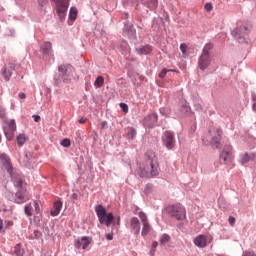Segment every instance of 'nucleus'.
<instances>
[{
	"label": "nucleus",
	"instance_id": "3c124183",
	"mask_svg": "<svg viewBox=\"0 0 256 256\" xmlns=\"http://www.w3.org/2000/svg\"><path fill=\"white\" fill-rule=\"evenodd\" d=\"M160 113H163V109H160Z\"/></svg>",
	"mask_w": 256,
	"mask_h": 256
},
{
	"label": "nucleus",
	"instance_id": "37998d69",
	"mask_svg": "<svg viewBox=\"0 0 256 256\" xmlns=\"http://www.w3.org/2000/svg\"><path fill=\"white\" fill-rule=\"evenodd\" d=\"M242 256H256L255 252H245Z\"/></svg>",
	"mask_w": 256,
	"mask_h": 256
},
{
	"label": "nucleus",
	"instance_id": "9d476101",
	"mask_svg": "<svg viewBox=\"0 0 256 256\" xmlns=\"http://www.w3.org/2000/svg\"><path fill=\"white\" fill-rule=\"evenodd\" d=\"M162 143L166 149L171 151V149L175 148V134L171 131L164 132L162 136Z\"/></svg>",
	"mask_w": 256,
	"mask_h": 256
},
{
	"label": "nucleus",
	"instance_id": "f704fd0d",
	"mask_svg": "<svg viewBox=\"0 0 256 256\" xmlns=\"http://www.w3.org/2000/svg\"><path fill=\"white\" fill-rule=\"evenodd\" d=\"M180 51L182 52L183 55H187V44H181Z\"/></svg>",
	"mask_w": 256,
	"mask_h": 256
},
{
	"label": "nucleus",
	"instance_id": "8fccbe9b",
	"mask_svg": "<svg viewBox=\"0 0 256 256\" xmlns=\"http://www.w3.org/2000/svg\"><path fill=\"white\" fill-rule=\"evenodd\" d=\"M39 3H45V0H39Z\"/></svg>",
	"mask_w": 256,
	"mask_h": 256
},
{
	"label": "nucleus",
	"instance_id": "72a5a7b5",
	"mask_svg": "<svg viewBox=\"0 0 256 256\" xmlns=\"http://www.w3.org/2000/svg\"><path fill=\"white\" fill-rule=\"evenodd\" d=\"M174 71V70H167L166 68H164L160 73H159V77L160 79H163V77H165V75H167V73Z\"/></svg>",
	"mask_w": 256,
	"mask_h": 256
},
{
	"label": "nucleus",
	"instance_id": "2eb2a0df",
	"mask_svg": "<svg viewBox=\"0 0 256 256\" xmlns=\"http://www.w3.org/2000/svg\"><path fill=\"white\" fill-rule=\"evenodd\" d=\"M130 229L131 232L134 233V235H139L141 231V222H139V219L137 217H133L130 219Z\"/></svg>",
	"mask_w": 256,
	"mask_h": 256
},
{
	"label": "nucleus",
	"instance_id": "7c9ffc66",
	"mask_svg": "<svg viewBox=\"0 0 256 256\" xmlns=\"http://www.w3.org/2000/svg\"><path fill=\"white\" fill-rule=\"evenodd\" d=\"M139 218L142 221V224L149 223V220L147 219V214L143 212H139Z\"/></svg>",
	"mask_w": 256,
	"mask_h": 256
},
{
	"label": "nucleus",
	"instance_id": "39448f33",
	"mask_svg": "<svg viewBox=\"0 0 256 256\" xmlns=\"http://www.w3.org/2000/svg\"><path fill=\"white\" fill-rule=\"evenodd\" d=\"M167 212L171 217H175L178 221H183L185 217H187V212L185 211V207L181 204L170 205L167 207Z\"/></svg>",
	"mask_w": 256,
	"mask_h": 256
},
{
	"label": "nucleus",
	"instance_id": "ddd939ff",
	"mask_svg": "<svg viewBox=\"0 0 256 256\" xmlns=\"http://www.w3.org/2000/svg\"><path fill=\"white\" fill-rule=\"evenodd\" d=\"M209 65H211V55L202 54L198 60L199 69H201V71H205Z\"/></svg>",
	"mask_w": 256,
	"mask_h": 256
},
{
	"label": "nucleus",
	"instance_id": "58836bf2",
	"mask_svg": "<svg viewBox=\"0 0 256 256\" xmlns=\"http://www.w3.org/2000/svg\"><path fill=\"white\" fill-rule=\"evenodd\" d=\"M78 123H80L81 125H83L84 123H87V117H82L78 120Z\"/></svg>",
	"mask_w": 256,
	"mask_h": 256
},
{
	"label": "nucleus",
	"instance_id": "2f4dec72",
	"mask_svg": "<svg viewBox=\"0 0 256 256\" xmlns=\"http://www.w3.org/2000/svg\"><path fill=\"white\" fill-rule=\"evenodd\" d=\"M60 145H62V147H71V140L66 138L61 141Z\"/></svg>",
	"mask_w": 256,
	"mask_h": 256
},
{
	"label": "nucleus",
	"instance_id": "9b49d317",
	"mask_svg": "<svg viewBox=\"0 0 256 256\" xmlns=\"http://www.w3.org/2000/svg\"><path fill=\"white\" fill-rule=\"evenodd\" d=\"M58 71L62 73V79L64 83H71V72L73 67L69 64H62L58 66Z\"/></svg>",
	"mask_w": 256,
	"mask_h": 256
},
{
	"label": "nucleus",
	"instance_id": "a878e982",
	"mask_svg": "<svg viewBox=\"0 0 256 256\" xmlns=\"http://www.w3.org/2000/svg\"><path fill=\"white\" fill-rule=\"evenodd\" d=\"M169 241H171V236H169V234H163L160 237V244L161 245H167V243H169Z\"/></svg>",
	"mask_w": 256,
	"mask_h": 256
},
{
	"label": "nucleus",
	"instance_id": "a18cd8bd",
	"mask_svg": "<svg viewBox=\"0 0 256 256\" xmlns=\"http://www.w3.org/2000/svg\"><path fill=\"white\" fill-rule=\"evenodd\" d=\"M106 239L108 241H113V234H106Z\"/></svg>",
	"mask_w": 256,
	"mask_h": 256
},
{
	"label": "nucleus",
	"instance_id": "1a4fd4ad",
	"mask_svg": "<svg viewBox=\"0 0 256 256\" xmlns=\"http://www.w3.org/2000/svg\"><path fill=\"white\" fill-rule=\"evenodd\" d=\"M233 161V146L225 145L220 154L221 165H229Z\"/></svg>",
	"mask_w": 256,
	"mask_h": 256
},
{
	"label": "nucleus",
	"instance_id": "e433bc0d",
	"mask_svg": "<svg viewBox=\"0 0 256 256\" xmlns=\"http://www.w3.org/2000/svg\"><path fill=\"white\" fill-rule=\"evenodd\" d=\"M159 0H150V3L152 5V9H155L157 7V3Z\"/></svg>",
	"mask_w": 256,
	"mask_h": 256
},
{
	"label": "nucleus",
	"instance_id": "a211bd4d",
	"mask_svg": "<svg viewBox=\"0 0 256 256\" xmlns=\"http://www.w3.org/2000/svg\"><path fill=\"white\" fill-rule=\"evenodd\" d=\"M62 207H63V203L61 201L55 202L50 212L52 217H57V215L61 213Z\"/></svg>",
	"mask_w": 256,
	"mask_h": 256
},
{
	"label": "nucleus",
	"instance_id": "f3484780",
	"mask_svg": "<svg viewBox=\"0 0 256 256\" xmlns=\"http://www.w3.org/2000/svg\"><path fill=\"white\" fill-rule=\"evenodd\" d=\"M13 71H15V64H8V66L3 69L2 75L5 81H9L11 79Z\"/></svg>",
	"mask_w": 256,
	"mask_h": 256
},
{
	"label": "nucleus",
	"instance_id": "5701e85b",
	"mask_svg": "<svg viewBox=\"0 0 256 256\" xmlns=\"http://www.w3.org/2000/svg\"><path fill=\"white\" fill-rule=\"evenodd\" d=\"M16 141L20 147H23V144L27 143V136H25V134H19L16 137Z\"/></svg>",
	"mask_w": 256,
	"mask_h": 256
},
{
	"label": "nucleus",
	"instance_id": "f257e3e1",
	"mask_svg": "<svg viewBox=\"0 0 256 256\" xmlns=\"http://www.w3.org/2000/svg\"><path fill=\"white\" fill-rule=\"evenodd\" d=\"M1 163L6 169V171L9 173L10 177L12 178V181L17 187L16 197L14 199L15 203L21 204L25 203L26 201H29V195H27V188L25 182H23V178L15 172H13V166L11 165V159L9 156L3 154L0 156Z\"/></svg>",
	"mask_w": 256,
	"mask_h": 256
},
{
	"label": "nucleus",
	"instance_id": "20e7f679",
	"mask_svg": "<svg viewBox=\"0 0 256 256\" xmlns=\"http://www.w3.org/2000/svg\"><path fill=\"white\" fill-rule=\"evenodd\" d=\"M95 212L99 219V223H101V225L106 224V227L111 226V223H113V219H115V217L113 216V213L107 214V210L105 209V207H103V205H97L95 207Z\"/></svg>",
	"mask_w": 256,
	"mask_h": 256
},
{
	"label": "nucleus",
	"instance_id": "0eeeda50",
	"mask_svg": "<svg viewBox=\"0 0 256 256\" xmlns=\"http://www.w3.org/2000/svg\"><path fill=\"white\" fill-rule=\"evenodd\" d=\"M249 31H251V27L242 25L239 28L234 29L232 35L239 41V43H245L247 41Z\"/></svg>",
	"mask_w": 256,
	"mask_h": 256
},
{
	"label": "nucleus",
	"instance_id": "c03bdc74",
	"mask_svg": "<svg viewBox=\"0 0 256 256\" xmlns=\"http://www.w3.org/2000/svg\"><path fill=\"white\" fill-rule=\"evenodd\" d=\"M18 97L19 99H27V95L25 93H20Z\"/></svg>",
	"mask_w": 256,
	"mask_h": 256
},
{
	"label": "nucleus",
	"instance_id": "7ed1b4c3",
	"mask_svg": "<svg viewBox=\"0 0 256 256\" xmlns=\"http://www.w3.org/2000/svg\"><path fill=\"white\" fill-rule=\"evenodd\" d=\"M223 130L221 128L212 127L208 133L203 137L202 141L204 145H211L213 149H219L221 147V137Z\"/></svg>",
	"mask_w": 256,
	"mask_h": 256
},
{
	"label": "nucleus",
	"instance_id": "c9c22d12",
	"mask_svg": "<svg viewBox=\"0 0 256 256\" xmlns=\"http://www.w3.org/2000/svg\"><path fill=\"white\" fill-rule=\"evenodd\" d=\"M228 222H229V224L231 225V227H233V225H235V217L230 216V217L228 218Z\"/></svg>",
	"mask_w": 256,
	"mask_h": 256
},
{
	"label": "nucleus",
	"instance_id": "a19ab883",
	"mask_svg": "<svg viewBox=\"0 0 256 256\" xmlns=\"http://www.w3.org/2000/svg\"><path fill=\"white\" fill-rule=\"evenodd\" d=\"M0 233H5V227H3V220H0Z\"/></svg>",
	"mask_w": 256,
	"mask_h": 256
},
{
	"label": "nucleus",
	"instance_id": "aec40b11",
	"mask_svg": "<svg viewBox=\"0 0 256 256\" xmlns=\"http://www.w3.org/2000/svg\"><path fill=\"white\" fill-rule=\"evenodd\" d=\"M151 51H153V49H151V46H149V45L142 46V47L136 49V53L138 55H149V53H151Z\"/></svg>",
	"mask_w": 256,
	"mask_h": 256
},
{
	"label": "nucleus",
	"instance_id": "09e8293b",
	"mask_svg": "<svg viewBox=\"0 0 256 256\" xmlns=\"http://www.w3.org/2000/svg\"><path fill=\"white\" fill-rule=\"evenodd\" d=\"M150 255H151V256H155V249H154V248H151V250H150Z\"/></svg>",
	"mask_w": 256,
	"mask_h": 256
},
{
	"label": "nucleus",
	"instance_id": "423d86ee",
	"mask_svg": "<svg viewBox=\"0 0 256 256\" xmlns=\"http://www.w3.org/2000/svg\"><path fill=\"white\" fill-rule=\"evenodd\" d=\"M56 5V13L61 21L67 17V10L69 9V0H53Z\"/></svg>",
	"mask_w": 256,
	"mask_h": 256
},
{
	"label": "nucleus",
	"instance_id": "49530a36",
	"mask_svg": "<svg viewBox=\"0 0 256 256\" xmlns=\"http://www.w3.org/2000/svg\"><path fill=\"white\" fill-rule=\"evenodd\" d=\"M158 246H159V242L154 241V242L152 243V249H157Z\"/></svg>",
	"mask_w": 256,
	"mask_h": 256
},
{
	"label": "nucleus",
	"instance_id": "393cba45",
	"mask_svg": "<svg viewBox=\"0 0 256 256\" xmlns=\"http://www.w3.org/2000/svg\"><path fill=\"white\" fill-rule=\"evenodd\" d=\"M14 254L16 256H23L25 255V250H23L21 248V244H17L15 247H14Z\"/></svg>",
	"mask_w": 256,
	"mask_h": 256
},
{
	"label": "nucleus",
	"instance_id": "dca6fc26",
	"mask_svg": "<svg viewBox=\"0 0 256 256\" xmlns=\"http://www.w3.org/2000/svg\"><path fill=\"white\" fill-rule=\"evenodd\" d=\"M207 236L200 234L194 239V245L199 249H205L207 247Z\"/></svg>",
	"mask_w": 256,
	"mask_h": 256
},
{
	"label": "nucleus",
	"instance_id": "c756f323",
	"mask_svg": "<svg viewBox=\"0 0 256 256\" xmlns=\"http://www.w3.org/2000/svg\"><path fill=\"white\" fill-rule=\"evenodd\" d=\"M77 13H78L77 8H71L70 14H69L70 19L75 21L77 19Z\"/></svg>",
	"mask_w": 256,
	"mask_h": 256
},
{
	"label": "nucleus",
	"instance_id": "f8f14e48",
	"mask_svg": "<svg viewBox=\"0 0 256 256\" xmlns=\"http://www.w3.org/2000/svg\"><path fill=\"white\" fill-rule=\"evenodd\" d=\"M89 245H91V238L87 237V236H83L81 238H78L77 240H75L74 242V246L76 249H87V247H89Z\"/></svg>",
	"mask_w": 256,
	"mask_h": 256
},
{
	"label": "nucleus",
	"instance_id": "c85d7f7f",
	"mask_svg": "<svg viewBox=\"0 0 256 256\" xmlns=\"http://www.w3.org/2000/svg\"><path fill=\"white\" fill-rule=\"evenodd\" d=\"M137 135V131L134 128L127 129V137L128 139H133Z\"/></svg>",
	"mask_w": 256,
	"mask_h": 256
},
{
	"label": "nucleus",
	"instance_id": "473e14b6",
	"mask_svg": "<svg viewBox=\"0 0 256 256\" xmlns=\"http://www.w3.org/2000/svg\"><path fill=\"white\" fill-rule=\"evenodd\" d=\"M120 108L122 109L123 113H129V106L126 103H120Z\"/></svg>",
	"mask_w": 256,
	"mask_h": 256
},
{
	"label": "nucleus",
	"instance_id": "cd10ccee",
	"mask_svg": "<svg viewBox=\"0 0 256 256\" xmlns=\"http://www.w3.org/2000/svg\"><path fill=\"white\" fill-rule=\"evenodd\" d=\"M33 206L31 204H27L24 208V212L25 215H27L28 217H31V215H33Z\"/></svg>",
	"mask_w": 256,
	"mask_h": 256
},
{
	"label": "nucleus",
	"instance_id": "4468645a",
	"mask_svg": "<svg viewBox=\"0 0 256 256\" xmlns=\"http://www.w3.org/2000/svg\"><path fill=\"white\" fill-rule=\"evenodd\" d=\"M158 119L159 117L155 113L147 115L143 121L144 127H154Z\"/></svg>",
	"mask_w": 256,
	"mask_h": 256
},
{
	"label": "nucleus",
	"instance_id": "ea45409f",
	"mask_svg": "<svg viewBox=\"0 0 256 256\" xmlns=\"http://www.w3.org/2000/svg\"><path fill=\"white\" fill-rule=\"evenodd\" d=\"M101 127H102V129H109V125H108L107 121H103L101 123Z\"/></svg>",
	"mask_w": 256,
	"mask_h": 256
},
{
	"label": "nucleus",
	"instance_id": "6e6552de",
	"mask_svg": "<svg viewBox=\"0 0 256 256\" xmlns=\"http://www.w3.org/2000/svg\"><path fill=\"white\" fill-rule=\"evenodd\" d=\"M3 129L6 139H8V141H11L13 137H15V131H17V124L15 123V120H6L4 122Z\"/></svg>",
	"mask_w": 256,
	"mask_h": 256
},
{
	"label": "nucleus",
	"instance_id": "4be33fe9",
	"mask_svg": "<svg viewBox=\"0 0 256 256\" xmlns=\"http://www.w3.org/2000/svg\"><path fill=\"white\" fill-rule=\"evenodd\" d=\"M51 49H52V44L51 42H45L42 45V51L45 55H49V53H51Z\"/></svg>",
	"mask_w": 256,
	"mask_h": 256
},
{
	"label": "nucleus",
	"instance_id": "412c9836",
	"mask_svg": "<svg viewBox=\"0 0 256 256\" xmlns=\"http://www.w3.org/2000/svg\"><path fill=\"white\" fill-rule=\"evenodd\" d=\"M142 225H143V227H142L141 235H142V237H146V235L151 232V225L149 224V222H146Z\"/></svg>",
	"mask_w": 256,
	"mask_h": 256
},
{
	"label": "nucleus",
	"instance_id": "f03ea898",
	"mask_svg": "<svg viewBox=\"0 0 256 256\" xmlns=\"http://www.w3.org/2000/svg\"><path fill=\"white\" fill-rule=\"evenodd\" d=\"M145 159L144 167L138 170L139 177L143 179H147V177H157V175H159V162L157 161L155 152H146Z\"/></svg>",
	"mask_w": 256,
	"mask_h": 256
},
{
	"label": "nucleus",
	"instance_id": "6ab92c4d",
	"mask_svg": "<svg viewBox=\"0 0 256 256\" xmlns=\"http://www.w3.org/2000/svg\"><path fill=\"white\" fill-rule=\"evenodd\" d=\"M250 161H255V154L244 153L241 155L240 163L245 165V163H250Z\"/></svg>",
	"mask_w": 256,
	"mask_h": 256
},
{
	"label": "nucleus",
	"instance_id": "de8ad7c7",
	"mask_svg": "<svg viewBox=\"0 0 256 256\" xmlns=\"http://www.w3.org/2000/svg\"><path fill=\"white\" fill-rule=\"evenodd\" d=\"M40 120H41V116H39V115H35V116H34V121H35L36 123H39Z\"/></svg>",
	"mask_w": 256,
	"mask_h": 256
},
{
	"label": "nucleus",
	"instance_id": "bb28decb",
	"mask_svg": "<svg viewBox=\"0 0 256 256\" xmlns=\"http://www.w3.org/2000/svg\"><path fill=\"white\" fill-rule=\"evenodd\" d=\"M211 49H213V44L211 43L206 44L202 50V55H210L209 53Z\"/></svg>",
	"mask_w": 256,
	"mask_h": 256
},
{
	"label": "nucleus",
	"instance_id": "4c0bfd02",
	"mask_svg": "<svg viewBox=\"0 0 256 256\" xmlns=\"http://www.w3.org/2000/svg\"><path fill=\"white\" fill-rule=\"evenodd\" d=\"M205 9H206L207 11H211V10L213 9V5H212L211 3H206V4H205Z\"/></svg>",
	"mask_w": 256,
	"mask_h": 256
},
{
	"label": "nucleus",
	"instance_id": "b1692460",
	"mask_svg": "<svg viewBox=\"0 0 256 256\" xmlns=\"http://www.w3.org/2000/svg\"><path fill=\"white\" fill-rule=\"evenodd\" d=\"M105 83V78H103V76H98L94 82V87H96V89H99V87H103Z\"/></svg>",
	"mask_w": 256,
	"mask_h": 256
},
{
	"label": "nucleus",
	"instance_id": "79ce46f5",
	"mask_svg": "<svg viewBox=\"0 0 256 256\" xmlns=\"http://www.w3.org/2000/svg\"><path fill=\"white\" fill-rule=\"evenodd\" d=\"M34 207H35L36 213H39V203L37 201L34 202Z\"/></svg>",
	"mask_w": 256,
	"mask_h": 256
}]
</instances>
